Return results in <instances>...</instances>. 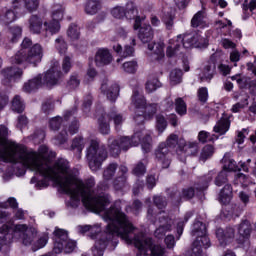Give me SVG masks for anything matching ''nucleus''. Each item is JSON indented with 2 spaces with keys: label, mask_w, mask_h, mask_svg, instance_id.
Segmentation results:
<instances>
[{
  "label": "nucleus",
  "mask_w": 256,
  "mask_h": 256,
  "mask_svg": "<svg viewBox=\"0 0 256 256\" xmlns=\"http://www.w3.org/2000/svg\"><path fill=\"white\" fill-rule=\"evenodd\" d=\"M14 149L18 153L14 157L13 163H21L30 171L39 173L45 179H50L57 183L62 191L69 195L70 200L67 202V205L70 207H79L82 199L86 209H90L94 213H101L109 205V195L97 196L93 192V187H95L94 178L83 182L79 179V172L71 170L69 162L65 159H60L51 166L47 159H45L49 151L47 146H40L38 152L28 151L23 145L14 146Z\"/></svg>",
  "instance_id": "obj_1"
},
{
  "label": "nucleus",
  "mask_w": 256,
  "mask_h": 256,
  "mask_svg": "<svg viewBox=\"0 0 256 256\" xmlns=\"http://www.w3.org/2000/svg\"><path fill=\"white\" fill-rule=\"evenodd\" d=\"M104 221L108 225L106 233L112 237H120L128 244L133 243L138 249L137 256H165V247L153 244V239L145 235L138 234L133 236L136 228L131 224L125 213L121 211V202H115L108 210L104 211Z\"/></svg>",
  "instance_id": "obj_2"
},
{
  "label": "nucleus",
  "mask_w": 256,
  "mask_h": 256,
  "mask_svg": "<svg viewBox=\"0 0 256 256\" xmlns=\"http://www.w3.org/2000/svg\"><path fill=\"white\" fill-rule=\"evenodd\" d=\"M139 143L145 153L151 151V135L147 131H136L131 138L129 136L110 137L108 139L109 153L112 157H118L121 151H128L131 147H137Z\"/></svg>",
  "instance_id": "obj_3"
},
{
  "label": "nucleus",
  "mask_w": 256,
  "mask_h": 256,
  "mask_svg": "<svg viewBox=\"0 0 256 256\" xmlns=\"http://www.w3.org/2000/svg\"><path fill=\"white\" fill-rule=\"evenodd\" d=\"M0 251L3 247H7L13 239L21 237L23 245H33V239L37 237V229L28 228L25 224H4L0 228Z\"/></svg>",
  "instance_id": "obj_4"
},
{
  "label": "nucleus",
  "mask_w": 256,
  "mask_h": 256,
  "mask_svg": "<svg viewBox=\"0 0 256 256\" xmlns=\"http://www.w3.org/2000/svg\"><path fill=\"white\" fill-rule=\"evenodd\" d=\"M181 149L185 145V139L179 138L176 134L168 136L166 143H161L156 150V159L158 163L162 164L163 169H168L171 165V151L169 148L177 147Z\"/></svg>",
  "instance_id": "obj_5"
},
{
  "label": "nucleus",
  "mask_w": 256,
  "mask_h": 256,
  "mask_svg": "<svg viewBox=\"0 0 256 256\" xmlns=\"http://www.w3.org/2000/svg\"><path fill=\"white\" fill-rule=\"evenodd\" d=\"M86 159L91 171H99L103 161L107 159V149H105V146L99 145L97 140H91L87 148Z\"/></svg>",
  "instance_id": "obj_6"
},
{
  "label": "nucleus",
  "mask_w": 256,
  "mask_h": 256,
  "mask_svg": "<svg viewBox=\"0 0 256 256\" xmlns=\"http://www.w3.org/2000/svg\"><path fill=\"white\" fill-rule=\"evenodd\" d=\"M7 135H9V129L5 125H0V159L13 163L17 157V153H19V150L15 149V146L21 147V145L15 142L5 141Z\"/></svg>",
  "instance_id": "obj_7"
},
{
  "label": "nucleus",
  "mask_w": 256,
  "mask_h": 256,
  "mask_svg": "<svg viewBox=\"0 0 256 256\" xmlns=\"http://www.w3.org/2000/svg\"><path fill=\"white\" fill-rule=\"evenodd\" d=\"M43 53L44 49L41 44H34L30 50L27 52L24 51V49H21L18 51V53L14 56L12 63H29L30 65H33L34 67H37L39 63H41L43 59Z\"/></svg>",
  "instance_id": "obj_8"
},
{
  "label": "nucleus",
  "mask_w": 256,
  "mask_h": 256,
  "mask_svg": "<svg viewBox=\"0 0 256 256\" xmlns=\"http://www.w3.org/2000/svg\"><path fill=\"white\" fill-rule=\"evenodd\" d=\"M77 247V243L73 240H69L67 231L56 228L54 231V253H73Z\"/></svg>",
  "instance_id": "obj_9"
},
{
  "label": "nucleus",
  "mask_w": 256,
  "mask_h": 256,
  "mask_svg": "<svg viewBox=\"0 0 256 256\" xmlns=\"http://www.w3.org/2000/svg\"><path fill=\"white\" fill-rule=\"evenodd\" d=\"M156 227L154 237L156 239H163L165 235L171 231V227H173V220L169 218L167 213L160 212L157 215Z\"/></svg>",
  "instance_id": "obj_10"
},
{
  "label": "nucleus",
  "mask_w": 256,
  "mask_h": 256,
  "mask_svg": "<svg viewBox=\"0 0 256 256\" xmlns=\"http://www.w3.org/2000/svg\"><path fill=\"white\" fill-rule=\"evenodd\" d=\"M62 75L63 73H61L59 61L52 60L50 69L42 76V83L43 85H47V87H53L59 83V79H61Z\"/></svg>",
  "instance_id": "obj_11"
},
{
  "label": "nucleus",
  "mask_w": 256,
  "mask_h": 256,
  "mask_svg": "<svg viewBox=\"0 0 256 256\" xmlns=\"http://www.w3.org/2000/svg\"><path fill=\"white\" fill-rule=\"evenodd\" d=\"M185 40L183 38V34L178 35L176 38L169 40L168 46L166 48V56L173 57H181L185 54Z\"/></svg>",
  "instance_id": "obj_12"
},
{
  "label": "nucleus",
  "mask_w": 256,
  "mask_h": 256,
  "mask_svg": "<svg viewBox=\"0 0 256 256\" xmlns=\"http://www.w3.org/2000/svg\"><path fill=\"white\" fill-rule=\"evenodd\" d=\"M111 15L115 19H134L137 17V6L133 2H128L125 6H115L111 10Z\"/></svg>",
  "instance_id": "obj_13"
},
{
  "label": "nucleus",
  "mask_w": 256,
  "mask_h": 256,
  "mask_svg": "<svg viewBox=\"0 0 256 256\" xmlns=\"http://www.w3.org/2000/svg\"><path fill=\"white\" fill-rule=\"evenodd\" d=\"M184 39V47L185 49H191V47H207L209 41L205 36L201 35L199 32H194L191 34L182 35Z\"/></svg>",
  "instance_id": "obj_14"
},
{
  "label": "nucleus",
  "mask_w": 256,
  "mask_h": 256,
  "mask_svg": "<svg viewBox=\"0 0 256 256\" xmlns=\"http://www.w3.org/2000/svg\"><path fill=\"white\" fill-rule=\"evenodd\" d=\"M132 105L135 108L134 121L138 124H141L145 121V117L141 115L145 110V105H147V101L145 100V96L139 92H134L132 96Z\"/></svg>",
  "instance_id": "obj_15"
},
{
  "label": "nucleus",
  "mask_w": 256,
  "mask_h": 256,
  "mask_svg": "<svg viewBox=\"0 0 256 256\" xmlns=\"http://www.w3.org/2000/svg\"><path fill=\"white\" fill-rule=\"evenodd\" d=\"M4 85H8L11 81H19L23 77V70L19 67H7L2 70Z\"/></svg>",
  "instance_id": "obj_16"
},
{
  "label": "nucleus",
  "mask_w": 256,
  "mask_h": 256,
  "mask_svg": "<svg viewBox=\"0 0 256 256\" xmlns=\"http://www.w3.org/2000/svg\"><path fill=\"white\" fill-rule=\"evenodd\" d=\"M101 91L106 95L109 101H116L117 97H119V86L109 81L102 83Z\"/></svg>",
  "instance_id": "obj_17"
},
{
  "label": "nucleus",
  "mask_w": 256,
  "mask_h": 256,
  "mask_svg": "<svg viewBox=\"0 0 256 256\" xmlns=\"http://www.w3.org/2000/svg\"><path fill=\"white\" fill-rule=\"evenodd\" d=\"M216 237L222 247H225L227 243L231 242V239H235V228L228 227L225 230L219 228L216 231Z\"/></svg>",
  "instance_id": "obj_18"
},
{
  "label": "nucleus",
  "mask_w": 256,
  "mask_h": 256,
  "mask_svg": "<svg viewBox=\"0 0 256 256\" xmlns=\"http://www.w3.org/2000/svg\"><path fill=\"white\" fill-rule=\"evenodd\" d=\"M113 61V56L109 49L100 48L97 50L95 55V63L98 67H103V65H109Z\"/></svg>",
  "instance_id": "obj_19"
},
{
  "label": "nucleus",
  "mask_w": 256,
  "mask_h": 256,
  "mask_svg": "<svg viewBox=\"0 0 256 256\" xmlns=\"http://www.w3.org/2000/svg\"><path fill=\"white\" fill-rule=\"evenodd\" d=\"M252 231L253 227L251 226V222L245 220L240 223L238 226V243H245V241H249Z\"/></svg>",
  "instance_id": "obj_20"
},
{
  "label": "nucleus",
  "mask_w": 256,
  "mask_h": 256,
  "mask_svg": "<svg viewBox=\"0 0 256 256\" xmlns=\"http://www.w3.org/2000/svg\"><path fill=\"white\" fill-rule=\"evenodd\" d=\"M42 85H43V76L38 75L35 78L24 83L23 91H25V93H31V91H35L36 89H39V87H41Z\"/></svg>",
  "instance_id": "obj_21"
},
{
  "label": "nucleus",
  "mask_w": 256,
  "mask_h": 256,
  "mask_svg": "<svg viewBox=\"0 0 256 256\" xmlns=\"http://www.w3.org/2000/svg\"><path fill=\"white\" fill-rule=\"evenodd\" d=\"M231 199H233V188L231 185L226 184L219 194V201L222 205H229L231 203Z\"/></svg>",
  "instance_id": "obj_22"
},
{
  "label": "nucleus",
  "mask_w": 256,
  "mask_h": 256,
  "mask_svg": "<svg viewBox=\"0 0 256 256\" xmlns=\"http://www.w3.org/2000/svg\"><path fill=\"white\" fill-rule=\"evenodd\" d=\"M139 39L142 43H149L153 39V28H151V25H144L140 28Z\"/></svg>",
  "instance_id": "obj_23"
},
{
  "label": "nucleus",
  "mask_w": 256,
  "mask_h": 256,
  "mask_svg": "<svg viewBox=\"0 0 256 256\" xmlns=\"http://www.w3.org/2000/svg\"><path fill=\"white\" fill-rule=\"evenodd\" d=\"M44 27L46 31V37H48V35H57V33L61 31V23H59L57 20L45 22Z\"/></svg>",
  "instance_id": "obj_24"
},
{
  "label": "nucleus",
  "mask_w": 256,
  "mask_h": 256,
  "mask_svg": "<svg viewBox=\"0 0 256 256\" xmlns=\"http://www.w3.org/2000/svg\"><path fill=\"white\" fill-rule=\"evenodd\" d=\"M215 69L216 67L214 63L207 64L200 73L201 81H211L215 75Z\"/></svg>",
  "instance_id": "obj_25"
},
{
  "label": "nucleus",
  "mask_w": 256,
  "mask_h": 256,
  "mask_svg": "<svg viewBox=\"0 0 256 256\" xmlns=\"http://www.w3.org/2000/svg\"><path fill=\"white\" fill-rule=\"evenodd\" d=\"M51 17L53 21H63V17H65V6L63 4H54Z\"/></svg>",
  "instance_id": "obj_26"
},
{
  "label": "nucleus",
  "mask_w": 256,
  "mask_h": 256,
  "mask_svg": "<svg viewBox=\"0 0 256 256\" xmlns=\"http://www.w3.org/2000/svg\"><path fill=\"white\" fill-rule=\"evenodd\" d=\"M229 127H231L229 118H221L214 126V132L219 133V135H225L229 131Z\"/></svg>",
  "instance_id": "obj_27"
},
{
  "label": "nucleus",
  "mask_w": 256,
  "mask_h": 256,
  "mask_svg": "<svg viewBox=\"0 0 256 256\" xmlns=\"http://www.w3.org/2000/svg\"><path fill=\"white\" fill-rule=\"evenodd\" d=\"M101 9L99 0H88L84 6V11L87 15H95Z\"/></svg>",
  "instance_id": "obj_28"
},
{
  "label": "nucleus",
  "mask_w": 256,
  "mask_h": 256,
  "mask_svg": "<svg viewBox=\"0 0 256 256\" xmlns=\"http://www.w3.org/2000/svg\"><path fill=\"white\" fill-rule=\"evenodd\" d=\"M149 51H152L154 55H157L156 59H163L165 57V44L163 42L148 44Z\"/></svg>",
  "instance_id": "obj_29"
},
{
  "label": "nucleus",
  "mask_w": 256,
  "mask_h": 256,
  "mask_svg": "<svg viewBox=\"0 0 256 256\" xmlns=\"http://www.w3.org/2000/svg\"><path fill=\"white\" fill-rule=\"evenodd\" d=\"M191 24L192 27H200V29L207 27V21L205 20V14L203 11H199L194 15Z\"/></svg>",
  "instance_id": "obj_30"
},
{
  "label": "nucleus",
  "mask_w": 256,
  "mask_h": 256,
  "mask_svg": "<svg viewBox=\"0 0 256 256\" xmlns=\"http://www.w3.org/2000/svg\"><path fill=\"white\" fill-rule=\"evenodd\" d=\"M194 196H195V190H193V188H188V189L182 190V196H181V192H175L173 199L174 201H176V203H179L181 199H193Z\"/></svg>",
  "instance_id": "obj_31"
},
{
  "label": "nucleus",
  "mask_w": 256,
  "mask_h": 256,
  "mask_svg": "<svg viewBox=\"0 0 256 256\" xmlns=\"http://www.w3.org/2000/svg\"><path fill=\"white\" fill-rule=\"evenodd\" d=\"M17 19L15 12L9 9H4L0 15V21L4 23V25H9V23H13Z\"/></svg>",
  "instance_id": "obj_32"
},
{
  "label": "nucleus",
  "mask_w": 256,
  "mask_h": 256,
  "mask_svg": "<svg viewBox=\"0 0 256 256\" xmlns=\"http://www.w3.org/2000/svg\"><path fill=\"white\" fill-rule=\"evenodd\" d=\"M30 31L32 33H41V29L43 27V21L38 16H32L30 18Z\"/></svg>",
  "instance_id": "obj_33"
},
{
  "label": "nucleus",
  "mask_w": 256,
  "mask_h": 256,
  "mask_svg": "<svg viewBox=\"0 0 256 256\" xmlns=\"http://www.w3.org/2000/svg\"><path fill=\"white\" fill-rule=\"evenodd\" d=\"M234 183L236 185H243V187H247V185H251L253 183V179L249 175H245L243 173H238L235 175Z\"/></svg>",
  "instance_id": "obj_34"
},
{
  "label": "nucleus",
  "mask_w": 256,
  "mask_h": 256,
  "mask_svg": "<svg viewBox=\"0 0 256 256\" xmlns=\"http://www.w3.org/2000/svg\"><path fill=\"white\" fill-rule=\"evenodd\" d=\"M99 128L103 135H108L111 128L109 126V115L104 114L99 118Z\"/></svg>",
  "instance_id": "obj_35"
},
{
  "label": "nucleus",
  "mask_w": 256,
  "mask_h": 256,
  "mask_svg": "<svg viewBox=\"0 0 256 256\" xmlns=\"http://www.w3.org/2000/svg\"><path fill=\"white\" fill-rule=\"evenodd\" d=\"M180 151H185L188 155L189 153L190 155H196L197 151H199V143L185 141V145L180 148Z\"/></svg>",
  "instance_id": "obj_36"
},
{
  "label": "nucleus",
  "mask_w": 256,
  "mask_h": 256,
  "mask_svg": "<svg viewBox=\"0 0 256 256\" xmlns=\"http://www.w3.org/2000/svg\"><path fill=\"white\" fill-rule=\"evenodd\" d=\"M143 111L144 112H141L140 115L144 117V120L151 119L157 113V104H145V108Z\"/></svg>",
  "instance_id": "obj_37"
},
{
  "label": "nucleus",
  "mask_w": 256,
  "mask_h": 256,
  "mask_svg": "<svg viewBox=\"0 0 256 256\" xmlns=\"http://www.w3.org/2000/svg\"><path fill=\"white\" fill-rule=\"evenodd\" d=\"M12 110L16 111V113H23V111H25V103H23V99H21V96L16 95L13 98Z\"/></svg>",
  "instance_id": "obj_38"
},
{
  "label": "nucleus",
  "mask_w": 256,
  "mask_h": 256,
  "mask_svg": "<svg viewBox=\"0 0 256 256\" xmlns=\"http://www.w3.org/2000/svg\"><path fill=\"white\" fill-rule=\"evenodd\" d=\"M213 153H215V148L212 145L204 146L200 153V161H207V159H211V157H213Z\"/></svg>",
  "instance_id": "obj_39"
},
{
  "label": "nucleus",
  "mask_w": 256,
  "mask_h": 256,
  "mask_svg": "<svg viewBox=\"0 0 256 256\" xmlns=\"http://www.w3.org/2000/svg\"><path fill=\"white\" fill-rule=\"evenodd\" d=\"M54 47L58 50L60 55H65V53H67V42H65V39L61 36L55 39Z\"/></svg>",
  "instance_id": "obj_40"
},
{
  "label": "nucleus",
  "mask_w": 256,
  "mask_h": 256,
  "mask_svg": "<svg viewBox=\"0 0 256 256\" xmlns=\"http://www.w3.org/2000/svg\"><path fill=\"white\" fill-rule=\"evenodd\" d=\"M81 36V32L79 31V27L76 24H71L67 30V37L71 39V41H77Z\"/></svg>",
  "instance_id": "obj_41"
},
{
  "label": "nucleus",
  "mask_w": 256,
  "mask_h": 256,
  "mask_svg": "<svg viewBox=\"0 0 256 256\" xmlns=\"http://www.w3.org/2000/svg\"><path fill=\"white\" fill-rule=\"evenodd\" d=\"M183 77V71L180 69H174L170 72V83L171 85H179Z\"/></svg>",
  "instance_id": "obj_42"
},
{
  "label": "nucleus",
  "mask_w": 256,
  "mask_h": 256,
  "mask_svg": "<svg viewBox=\"0 0 256 256\" xmlns=\"http://www.w3.org/2000/svg\"><path fill=\"white\" fill-rule=\"evenodd\" d=\"M105 247H107V242L103 240H99L95 243L92 248V253L94 256H103V251H105Z\"/></svg>",
  "instance_id": "obj_43"
},
{
  "label": "nucleus",
  "mask_w": 256,
  "mask_h": 256,
  "mask_svg": "<svg viewBox=\"0 0 256 256\" xmlns=\"http://www.w3.org/2000/svg\"><path fill=\"white\" fill-rule=\"evenodd\" d=\"M146 171L147 163L145 161H140L134 166L132 173L136 175V177H141V175H145Z\"/></svg>",
  "instance_id": "obj_44"
},
{
  "label": "nucleus",
  "mask_w": 256,
  "mask_h": 256,
  "mask_svg": "<svg viewBox=\"0 0 256 256\" xmlns=\"http://www.w3.org/2000/svg\"><path fill=\"white\" fill-rule=\"evenodd\" d=\"M83 149H85V139H83L81 137L75 138L72 141L71 150L81 153V151H83Z\"/></svg>",
  "instance_id": "obj_45"
},
{
  "label": "nucleus",
  "mask_w": 256,
  "mask_h": 256,
  "mask_svg": "<svg viewBox=\"0 0 256 256\" xmlns=\"http://www.w3.org/2000/svg\"><path fill=\"white\" fill-rule=\"evenodd\" d=\"M109 119H112L115 125V129H121V125H123V122L125 121V118L117 112H111L110 116H108Z\"/></svg>",
  "instance_id": "obj_46"
},
{
  "label": "nucleus",
  "mask_w": 256,
  "mask_h": 256,
  "mask_svg": "<svg viewBox=\"0 0 256 256\" xmlns=\"http://www.w3.org/2000/svg\"><path fill=\"white\" fill-rule=\"evenodd\" d=\"M47 241H49V236H47V234H44L37 240V242L32 244V251H39V249H43V247L47 245Z\"/></svg>",
  "instance_id": "obj_47"
},
{
  "label": "nucleus",
  "mask_w": 256,
  "mask_h": 256,
  "mask_svg": "<svg viewBox=\"0 0 256 256\" xmlns=\"http://www.w3.org/2000/svg\"><path fill=\"white\" fill-rule=\"evenodd\" d=\"M116 171H117V164L115 163L109 164L104 170V173H103L104 179L106 181H109V179L113 178V175H115Z\"/></svg>",
  "instance_id": "obj_48"
},
{
  "label": "nucleus",
  "mask_w": 256,
  "mask_h": 256,
  "mask_svg": "<svg viewBox=\"0 0 256 256\" xmlns=\"http://www.w3.org/2000/svg\"><path fill=\"white\" fill-rule=\"evenodd\" d=\"M159 87H161V82H159V79L157 78L151 79L146 83V91H148V93H153V91H157Z\"/></svg>",
  "instance_id": "obj_49"
},
{
  "label": "nucleus",
  "mask_w": 256,
  "mask_h": 256,
  "mask_svg": "<svg viewBox=\"0 0 256 256\" xmlns=\"http://www.w3.org/2000/svg\"><path fill=\"white\" fill-rule=\"evenodd\" d=\"M137 67H138L137 61L135 60L125 62L122 65L123 71H125V73H136Z\"/></svg>",
  "instance_id": "obj_50"
},
{
  "label": "nucleus",
  "mask_w": 256,
  "mask_h": 256,
  "mask_svg": "<svg viewBox=\"0 0 256 256\" xmlns=\"http://www.w3.org/2000/svg\"><path fill=\"white\" fill-rule=\"evenodd\" d=\"M237 206H234V208L226 207L222 210L220 217L221 219H231L233 215H237Z\"/></svg>",
  "instance_id": "obj_51"
},
{
  "label": "nucleus",
  "mask_w": 256,
  "mask_h": 256,
  "mask_svg": "<svg viewBox=\"0 0 256 256\" xmlns=\"http://www.w3.org/2000/svg\"><path fill=\"white\" fill-rule=\"evenodd\" d=\"M24 7L30 13H33V11H37L39 8V0H24Z\"/></svg>",
  "instance_id": "obj_52"
},
{
  "label": "nucleus",
  "mask_w": 256,
  "mask_h": 256,
  "mask_svg": "<svg viewBox=\"0 0 256 256\" xmlns=\"http://www.w3.org/2000/svg\"><path fill=\"white\" fill-rule=\"evenodd\" d=\"M223 163H224V169L223 171H237V169H239L237 167V164H235V162L232 159H228L227 158H223Z\"/></svg>",
  "instance_id": "obj_53"
},
{
  "label": "nucleus",
  "mask_w": 256,
  "mask_h": 256,
  "mask_svg": "<svg viewBox=\"0 0 256 256\" xmlns=\"http://www.w3.org/2000/svg\"><path fill=\"white\" fill-rule=\"evenodd\" d=\"M176 111L179 115H185L187 113V105H185V101L183 99H176Z\"/></svg>",
  "instance_id": "obj_54"
},
{
  "label": "nucleus",
  "mask_w": 256,
  "mask_h": 256,
  "mask_svg": "<svg viewBox=\"0 0 256 256\" xmlns=\"http://www.w3.org/2000/svg\"><path fill=\"white\" fill-rule=\"evenodd\" d=\"M18 205L19 204L15 198H9L6 202H0V209H7L8 207L17 209Z\"/></svg>",
  "instance_id": "obj_55"
},
{
  "label": "nucleus",
  "mask_w": 256,
  "mask_h": 256,
  "mask_svg": "<svg viewBox=\"0 0 256 256\" xmlns=\"http://www.w3.org/2000/svg\"><path fill=\"white\" fill-rule=\"evenodd\" d=\"M247 135H249V130L247 128L237 131L236 142L238 145H243V143H245V137H247Z\"/></svg>",
  "instance_id": "obj_56"
},
{
  "label": "nucleus",
  "mask_w": 256,
  "mask_h": 256,
  "mask_svg": "<svg viewBox=\"0 0 256 256\" xmlns=\"http://www.w3.org/2000/svg\"><path fill=\"white\" fill-rule=\"evenodd\" d=\"M225 183H227V171L222 170L216 177L215 185L221 187V185H225Z\"/></svg>",
  "instance_id": "obj_57"
},
{
  "label": "nucleus",
  "mask_w": 256,
  "mask_h": 256,
  "mask_svg": "<svg viewBox=\"0 0 256 256\" xmlns=\"http://www.w3.org/2000/svg\"><path fill=\"white\" fill-rule=\"evenodd\" d=\"M22 29L19 26H14L10 28V35L12 43H15L19 37H21Z\"/></svg>",
  "instance_id": "obj_58"
},
{
  "label": "nucleus",
  "mask_w": 256,
  "mask_h": 256,
  "mask_svg": "<svg viewBox=\"0 0 256 256\" xmlns=\"http://www.w3.org/2000/svg\"><path fill=\"white\" fill-rule=\"evenodd\" d=\"M156 127L160 133H163L167 129V121L163 116H157Z\"/></svg>",
  "instance_id": "obj_59"
},
{
  "label": "nucleus",
  "mask_w": 256,
  "mask_h": 256,
  "mask_svg": "<svg viewBox=\"0 0 256 256\" xmlns=\"http://www.w3.org/2000/svg\"><path fill=\"white\" fill-rule=\"evenodd\" d=\"M173 19H175V13L173 12H167L164 17H163V21L167 27V29H171V27H173Z\"/></svg>",
  "instance_id": "obj_60"
},
{
  "label": "nucleus",
  "mask_w": 256,
  "mask_h": 256,
  "mask_svg": "<svg viewBox=\"0 0 256 256\" xmlns=\"http://www.w3.org/2000/svg\"><path fill=\"white\" fill-rule=\"evenodd\" d=\"M61 123H63V118L61 117L52 118L49 122L50 129H52V131H57V129L61 127Z\"/></svg>",
  "instance_id": "obj_61"
},
{
  "label": "nucleus",
  "mask_w": 256,
  "mask_h": 256,
  "mask_svg": "<svg viewBox=\"0 0 256 256\" xmlns=\"http://www.w3.org/2000/svg\"><path fill=\"white\" fill-rule=\"evenodd\" d=\"M198 99L201 103H206L207 99H209V91L207 88L202 87L198 90Z\"/></svg>",
  "instance_id": "obj_62"
},
{
  "label": "nucleus",
  "mask_w": 256,
  "mask_h": 256,
  "mask_svg": "<svg viewBox=\"0 0 256 256\" xmlns=\"http://www.w3.org/2000/svg\"><path fill=\"white\" fill-rule=\"evenodd\" d=\"M78 231L79 233H87V231H91L93 233V231H95V233H99L101 231V228L99 226H78Z\"/></svg>",
  "instance_id": "obj_63"
},
{
  "label": "nucleus",
  "mask_w": 256,
  "mask_h": 256,
  "mask_svg": "<svg viewBox=\"0 0 256 256\" xmlns=\"http://www.w3.org/2000/svg\"><path fill=\"white\" fill-rule=\"evenodd\" d=\"M71 70V57L66 56L63 60H62V71H64L65 73H67L68 71Z\"/></svg>",
  "instance_id": "obj_64"
}]
</instances>
